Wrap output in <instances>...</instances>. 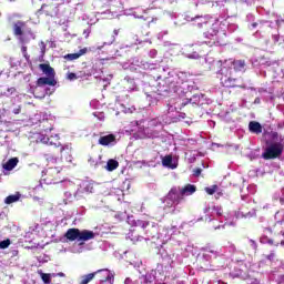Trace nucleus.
Listing matches in <instances>:
<instances>
[{
	"mask_svg": "<svg viewBox=\"0 0 284 284\" xmlns=\"http://www.w3.org/2000/svg\"><path fill=\"white\" fill-rule=\"evenodd\" d=\"M217 77L223 88H245V85L239 87V80L232 78V69L227 67H222L220 72H217Z\"/></svg>",
	"mask_w": 284,
	"mask_h": 284,
	"instance_id": "f257e3e1",
	"label": "nucleus"
},
{
	"mask_svg": "<svg viewBox=\"0 0 284 284\" xmlns=\"http://www.w3.org/2000/svg\"><path fill=\"white\" fill-rule=\"evenodd\" d=\"M65 239L68 241H78L82 243H85V241H92L94 239V232L93 231H88V230H79V229H69L65 234Z\"/></svg>",
	"mask_w": 284,
	"mask_h": 284,
	"instance_id": "f03ea898",
	"label": "nucleus"
},
{
	"mask_svg": "<svg viewBox=\"0 0 284 284\" xmlns=\"http://www.w3.org/2000/svg\"><path fill=\"white\" fill-rule=\"evenodd\" d=\"M283 143L281 142H275V143H271L262 153V158L265 161H272L273 159H278V156H281V154H283Z\"/></svg>",
	"mask_w": 284,
	"mask_h": 284,
	"instance_id": "7ed1b4c3",
	"label": "nucleus"
},
{
	"mask_svg": "<svg viewBox=\"0 0 284 284\" xmlns=\"http://www.w3.org/2000/svg\"><path fill=\"white\" fill-rule=\"evenodd\" d=\"M169 201H172L174 205H179L184 199L181 187H172L168 193Z\"/></svg>",
	"mask_w": 284,
	"mask_h": 284,
	"instance_id": "20e7f679",
	"label": "nucleus"
},
{
	"mask_svg": "<svg viewBox=\"0 0 284 284\" xmlns=\"http://www.w3.org/2000/svg\"><path fill=\"white\" fill-rule=\"evenodd\" d=\"M55 7L54 4H42L38 10V14H45V17H54Z\"/></svg>",
	"mask_w": 284,
	"mask_h": 284,
	"instance_id": "39448f33",
	"label": "nucleus"
},
{
	"mask_svg": "<svg viewBox=\"0 0 284 284\" xmlns=\"http://www.w3.org/2000/svg\"><path fill=\"white\" fill-rule=\"evenodd\" d=\"M37 85L39 88H42V85H51V87H54L57 85V79L52 78V77H42V78H39L37 80Z\"/></svg>",
	"mask_w": 284,
	"mask_h": 284,
	"instance_id": "423d86ee",
	"label": "nucleus"
},
{
	"mask_svg": "<svg viewBox=\"0 0 284 284\" xmlns=\"http://www.w3.org/2000/svg\"><path fill=\"white\" fill-rule=\"evenodd\" d=\"M39 70L45 74V77L54 78L57 77V72L54 71V68L50 65V63H41L39 64Z\"/></svg>",
	"mask_w": 284,
	"mask_h": 284,
	"instance_id": "0eeeda50",
	"label": "nucleus"
},
{
	"mask_svg": "<svg viewBox=\"0 0 284 284\" xmlns=\"http://www.w3.org/2000/svg\"><path fill=\"white\" fill-rule=\"evenodd\" d=\"M99 145H112V143H116V136L114 134H108L100 136L98 141Z\"/></svg>",
	"mask_w": 284,
	"mask_h": 284,
	"instance_id": "6e6552de",
	"label": "nucleus"
},
{
	"mask_svg": "<svg viewBox=\"0 0 284 284\" xmlns=\"http://www.w3.org/2000/svg\"><path fill=\"white\" fill-rule=\"evenodd\" d=\"M88 53V48L81 49L78 53H68L64 55V59L67 61H77V59H80V57H83V54Z\"/></svg>",
	"mask_w": 284,
	"mask_h": 284,
	"instance_id": "1a4fd4ad",
	"label": "nucleus"
},
{
	"mask_svg": "<svg viewBox=\"0 0 284 284\" xmlns=\"http://www.w3.org/2000/svg\"><path fill=\"white\" fill-rule=\"evenodd\" d=\"M248 130L253 134H261L263 132V126L261 125V123H258L256 121H251L248 123Z\"/></svg>",
	"mask_w": 284,
	"mask_h": 284,
	"instance_id": "9d476101",
	"label": "nucleus"
},
{
	"mask_svg": "<svg viewBox=\"0 0 284 284\" xmlns=\"http://www.w3.org/2000/svg\"><path fill=\"white\" fill-rule=\"evenodd\" d=\"M16 165H19V158H11L3 164V170L10 172L14 170Z\"/></svg>",
	"mask_w": 284,
	"mask_h": 284,
	"instance_id": "9b49d317",
	"label": "nucleus"
},
{
	"mask_svg": "<svg viewBox=\"0 0 284 284\" xmlns=\"http://www.w3.org/2000/svg\"><path fill=\"white\" fill-rule=\"evenodd\" d=\"M183 196H192L196 192V186L194 184H186L184 187L180 189Z\"/></svg>",
	"mask_w": 284,
	"mask_h": 284,
	"instance_id": "f8f14e48",
	"label": "nucleus"
},
{
	"mask_svg": "<svg viewBox=\"0 0 284 284\" xmlns=\"http://www.w3.org/2000/svg\"><path fill=\"white\" fill-rule=\"evenodd\" d=\"M65 149L63 146L57 148L55 152L45 154L47 161H57L59 154H62Z\"/></svg>",
	"mask_w": 284,
	"mask_h": 284,
	"instance_id": "ddd939ff",
	"label": "nucleus"
},
{
	"mask_svg": "<svg viewBox=\"0 0 284 284\" xmlns=\"http://www.w3.org/2000/svg\"><path fill=\"white\" fill-rule=\"evenodd\" d=\"M94 278H97V273L95 272L88 273V274L81 276V280H80L79 284L92 283V281H94Z\"/></svg>",
	"mask_w": 284,
	"mask_h": 284,
	"instance_id": "4468645a",
	"label": "nucleus"
},
{
	"mask_svg": "<svg viewBox=\"0 0 284 284\" xmlns=\"http://www.w3.org/2000/svg\"><path fill=\"white\" fill-rule=\"evenodd\" d=\"M23 26H26V22H21L18 21L14 26H13V34L16 37H22L23 36Z\"/></svg>",
	"mask_w": 284,
	"mask_h": 284,
	"instance_id": "2eb2a0df",
	"label": "nucleus"
},
{
	"mask_svg": "<svg viewBox=\"0 0 284 284\" xmlns=\"http://www.w3.org/2000/svg\"><path fill=\"white\" fill-rule=\"evenodd\" d=\"M232 65L235 72H243V70H245V60H234Z\"/></svg>",
	"mask_w": 284,
	"mask_h": 284,
	"instance_id": "dca6fc26",
	"label": "nucleus"
},
{
	"mask_svg": "<svg viewBox=\"0 0 284 284\" xmlns=\"http://www.w3.org/2000/svg\"><path fill=\"white\" fill-rule=\"evenodd\" d=\"M162 165L163 168H170L171 170H176V164L172 163V155H165L162 159Z\"/></svg>",
	"mask_w": 284,
	"mask_h": 284,
	"instance_id": "f3484780",
	"label": "nucleus"
},
{
	"mask_svg": "<svg viewBox=\"0 0 284 284\" xmlns=\"http://www.w3.org/2000/svg\"><path fill=\"white\" fill-rule=\"evenodd\" d=\"M38 274L41 276V280L43 281L44 284H50L52 283V276H57V274H50V273H43V271H38Z\"/></svg>",
	"mask_w": 284,
	"mask_h": 284,
	"instance_id": "a211bd4d",
	"label": "nucleus"
},
{
	"mask_svg": "<svg viewBox=\"0 0 284 284\" xmlns=\"http://www.w3.org/2000/svg\"><path fill=\"white\" fill-rule=\"evenodd\" d=\"M95 276L99 278L100 283H102V281L106 280L105 274H112V272H110V270L108 268H102V270H98L95 271Z\"/></svg>",
	"mask_w": 284,
	"mask_h": 284,
	"instance_id": "6ab92c4d",
	"label": "nucleus"
},
{
	"mask_svg": "<svg viewBox=\"0 0 284 284\" xmlns=\"http://www.w3.org/2000/svg\"><path fill=\"white\" fill-rule=\"evenodd\" d=\"M19 199H21V193L8 195L4 200V203L7 205H12V203H17V201H19Z\"/></svg>",
	"mask_w": 284,
	"mask_h": 284,
	"instance_id": "aec40b11",
	"label": "nucleus"
},
{
	"mask_svg": "<svg viewBox=\"0 0 284 284\" xmlns=\"http://www.w3.org/2000/svg\"><path fill=\"white\" fill-rule=\"evenodd\" d=\"M116 168H119V161L111 159L108 161L106 163V170L108 172H114V170H116Z\"/></svg>",
	"mask_w": 284,
	"mask_h": 284,
	"instance_id": "412c9836",
	"label": "nucleus"
},
{
	"mask_svg": "<svg viewBox=\"0 0 284 284\" xmlns=\"http://www.w3.org/2000/svg\"><path fill=\"white\" fill-rule=\"evenodd\" d=\"M210 37H212L211 40L210 41L205 40L204 43L205 45H209L210 48H212V45L216 43V38H215L216 31H213V33H210Z\"/></svg>",
	"mask_w": 284,
	"mask_h": 284,
	"instance_id": "4be33fe9",
	"label": "nucleus"
},
{
	"mask_svg": "<svg viewBox=\"0 0 284 284\" xmlns=\"http://www.w3.org/2000/svg\"><path fill=\"white\" fill-rule=\"evenodd\" d=\"M219 190V185L214 184L212 186H206L204 189V192H206V194H209L210 196L214 195V193Z\"/></svg>",
	"mask_w": 284,
	"mask_h": 284,
	"instance_id": "5701e85b",
	"label": "nucleus"
},
{
	"mask_svg": "<svg viewBox=\"0 0 284 284\" xmlns=\"http://www.w3.org/2000/svg\"><path fill=\"white\" fill-rule=\"evenodd\" d=\"M106 280L100 282V284H114V274L105 273Z\"/></svg>",
	"mask_w": 284,
	"mask_h": 284,
	"instance_id": "b1692460",
	"label": "nucleus"
},
{
	"mask_svg": "<svg viewBox=\"0 0 284 284\" xmlns=\"http://www.w3.org/2000/svg\"><path fill=\"white\" fill-rule=\"evenodd\" d=\"M10 247V240H3L0 242V250H8Z\"/></svg>",
	"mask_w": 284,
	"mask_h": 284,
	"instance_id": "393cba45",
	"label": "nucleus"
},
{
	"mask_svg": "<svg viewBox=\"0 0 284 284\" xmlns=\"http://www.w3.org/2000/svg\"><path fill=\"white\" fill-rule=\"evenodd\" d=\"M210 22V19L207 18H203L201 17V21L197 23L199 28H203V26H205V28L207 27V23Z\"/></svg>",
	"mask_w": 284,
	"mask_h": 284,
	"instance_id": "a878e982",
	"label": "nucleus"
},
{
	"mask_svg": "<svg viewBox=\"0 0 284 284\" xmlns=\"http://www.w3.org/2000/svg\"><path fill=\"white\" fill-rule=\"evenodd\" d=\"M79 78H80V77L77 75V73L69 72V73L67 74L68 81H77V79H79Z\"/></svg>",
	"mask_w": 284,
	"mask_h": 284,
	"instance_id": "bb28decb",
	"label": "nucleus"
},
{
	"mask_svg": "<svg viewBox=\"0 0 284 284\" xmlns=\"http://www.w3.org/2000/svg\"><path fill=\"white\" fill-rule=\"evenodd\" d=\"M213 210L217 216H223V207L221 206H213Z\"/></svg>",
	"mask_w": 284,
	"mask_h": 284,
	"instance_id": "cd10ccee",
	"label": "nucleus"
},
{
	"mask_svg": "<svg viewBox=\"0 0 284 284\" xmlns=\"http://www.w3.org/2000/svg\"><path fill=\"white\" fill-rule=\"evenodd\" d=\"M21 52H22L23 57H24L26 59H28V47L22 45V47H21Z\"/></svg>",
	"mask_w": 284,
	"mask_h": 284,
	"instance_id": "c85d7f7f",
	"label": "nucleus"
},
{
	"mask_svg": "<svg viewBox=\"0 0 284 284\" xmlns=\"http://www.w3.org/2000/svg\"><path fill=\"white\" fill-rule=\"evenodd\" d=\"M189 103H192V99H185L181 103V108H185V105H189Z\"/></svg>",
	"mask_w": 284,
	"mask_h": 284,
	"instance_id": "c756f323",
	"label": "nucleus"
},
{
	"mask_svg": "<svg viewBox=\"0 0 284 284\" xmlns=\"http://www.w3.org/2000/svg\"><path fill=\"white\" fill-rule=\"evenodd\" d=\"M267 261H274V258H276V254L274 252H272L271 254H268L266 256Z\"/></svg>",
	"mask_w": 284,
	"mask_h": 284,
	"instance_id": "7c9ffc66",
	"label": "nucleus"
},
{
	"mask_svg": "<svg viewBox=\"0 0 284 284\" xmlns=\"http://www.w3.org/2000/svg\"><path fill=\"white\" fill-rule=\"evenodd\" d=\"M201 172H203V170L197 168L194 170L193 174H194V176H201Z\"/></svg>",
	"mask_w": 284,
	"mask_h": 284,
	"instance_id": "2f4dec72",
	"label": "nucleus"
},
{
	"mask_svg": "<svg viewBox=\"0 0 284 284\" xmlns=\"http://www.w3.org/2000/svg\"><path fill=\"white\" fill-rule=\"evenodd\" d=\"M267 244L275 245L276 247H278V242L274 243V240H272V239L267 240Z\"/></svg>",
	"mask_w": 284,
	"mask_h": 284,
	"instance_id": "473e14b6",
	"label": "nucleus"
},
{
	"mask_svg": "<svg viewBox=\"0 0 284 284\" xmlns=\"http://www.w3.org/2000/svg\"><path fill=\"white\" fill-rule=\"evenodd\" d=\"M21 113V106L13 109V114H20Z\"/></svg>",
	"mask_w": 284,
	"mask_h": 284,
	"instance_id": "72a5a7b5",
	"label": "nucleus"
},
{
	"mask_svg": "<svg viewBox=\"0 0 284 284\" xmlns=\"http://www.w3.org/2000/svg\"><path fill=\"white\" fill-rule=\"evenodd\" d=\"M57 276H60L61 278H63L65 276V273L60 272V273L57 274Z\"/></svg>",
	"mask_w": 284,
	"mask_h": 284,
	"instance_id": "f704fd0d",
	"label": "nucleus"
},
{
	"mask_svg": "<svg viewBox=\"0 0 284 284\" xmlns=\"http://www.w3.org/2000/svg\"><path fill=\"white\" fill-rule=\"evenodd\" d=\"M19 41H20V43H26V38L20 37V38H19Z\"/></svg>",
	"mask_w": 284,
	"mask_h": 284,
	"instance_id": "c9c22d12",
	"label": "nucleus"
},
{
	"mask_svg": "<svg viewBox=\"0 0 284 284\" xmlns=\"http://www.w3.org/2000/svg\"><path fill=\"white\" fill-rule=\"evenodd\" d=\"M264 232H270V233H272V229L266 227V229H264Z\"/></svg>",
	"mask_w": 284,
	"mask_h": 284,
	"instance_id": "e433bc0d",
	"label": "nucleus"
},
{
	"mask_svg": "<svg viewBox=\"0 0 284 284\" xmlns=\"http://www.w3.org/2000/svg\"><path fill=\"white\" fill-rule=\"evenodd\" d=\"M29 34L32 37V39H34V33L32 31H29Z\"/></svg>",
	"mask_w": 284,
	"mask_h": 284,
	"instance_id": "4c0bfd02",
	"label": "nucleus"
},
{
	"mask_svg": "<svg viewBox=\"0 0 284 284\" xmlns=\"http://www.w3.org/2000/svg\"><path fill=\"white\" fill-rule=\"evenodd\" d=\"M193 58H194V59L199 58V54H196V53H195V54H193Z\"/></svg>",
	"mask_w": 284,
	"mask_h": 284,
	"instance_id": "58836bf2",
	"label": "nucleus"
},
{
	"mask_svg": "<svg viewBox=\"0 0 284 284\" xmlns=\"http://www.w3.org/2000/svg\"><path fill=\"white\" fill-rule=\"evenodd\" d=\"M164 92H170V88L164 89Z\"/></svg>",
	"mask_w": 284,
	"mask_h": 284,
	"instance_id": "ea45409f",
	"label": "nucleus"
},
{
	"mask_svg": "<svg viewBox=\"0 0 284 284\" xmlns=\"http://www.w3.org/2000/svg\"><path fill=\"white\" fill-rule=\"evenodd\" d=\"M114 34H119V31H118V30H114Z\"/></svg>",
	"mask_w": 284,
	"mask_h": 284,
	"instance_id": "a19ab883",
	"label": "nucleus"
},
{
	"mask_svg": "<svg viewBox=\"0 0 284 284\" xmlns=\"http://www.w3.org/2000/svg\"><path fill=\"white\" fill-rule=\"evenodd\" d=\"M252 26H253V28H256L257 24H256V23H253Z\"/></svg>",
	"mask_w": 284,
	"mask_h": 284,
	"instance_id": "79ce46f5",
	"label": "nucleus"
},
{
	"mask_svg": "<svg viewBox=\"0 0 284 284\" xmlns=\"http://www.w3.org/2000/svg\"><path fill=\"white\" fill-rule=\"evenodd\" d=\"M281 245H284V240L281 241Z\"/></svg>",
	"mask_w": 284,
	"mask_h": 284,
	"instance_id": "37998d69",
	"label": "nucleus"
},
{
	"mask_svg": "<svg viewBox=\"0 0 284 284\" xmlns=\"http://www.w3.org/2000/svg\"><path fill=\"white\" fill-rule=\"evenodd\" d=\"M205 34V37H206V39H209L210 37L207 36V33H204Z\"/></svg>",
	"mask_w": 284,
	"mask_h": 284,
	"instance_id": "c03bdc74",
	"label": "nucleus"
},
{
	"mask_svg": "<svg viewBox=\"0 0 284 284\" xmlns=\"http://www.w3.org/2000/svg\"><path fill=\"white\" fill-rule=\"evenodd\" d=\"M10 90H14V88L9 89L8 92H10Z\"/></svg>",
	"mask_w": 284,
	"mask_h": 284,
	"instance_id": "a18cd8bd",
	"label": "nucleus"
},
{
	"mask_svg": "<svg viewBox=\"0 0 284 284\" xmlns=\"http://www.w3.org/2000/svg\"><path fill=\"white\" fill-rule=\"evenodd\" d=\"M211 252V254H214V251H210Z\"/></svg>",
	"mask_w": 284,
	"mask_h": 284,
	"instance_id": "49530a36",
	"label": "nucleus"
}]
</instances>
